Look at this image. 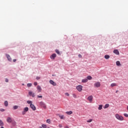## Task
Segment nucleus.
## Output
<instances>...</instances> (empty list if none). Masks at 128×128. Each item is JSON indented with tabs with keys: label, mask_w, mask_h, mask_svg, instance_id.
I'll use <instances>...</instances> for the list:
<instances>
[{
	"label": "nucleus",
	"mask_w": 128,
	"mask_h": 128,
	"mask_svg": "<svg viewBox=\"0 0 128 128\" xmlns=\"http://www.w3.org/2000/svg\"><path fill=\"white\" fill-rule=\"evenodd\" d=\"M116 118L119 120H124V117L122 116H120L118 114H116L115 116Z\"/></svg>",
	"instance_id": "nucleus-1"
},
{
	"label": "nucleus",
	"mask_w": 128,
	"mask_h": 128,
	"mask_svg": "<svg viewBox=\"0 0 128 128\" xmlns=\"http://www.w3.org/2000/svg\"><path fill=\"white\" fill-rule=\"evenodd\" d=\"M28 112V107H26L24 108V110L22 112V116H24L26 112Z\"/></svg>",
	"instance_id": "nucleus-2"
},
{
	"label": "nucleus",
	"mask_w": 128,
	"mask_h": 128,
	"mask_svg": "<svg viewBox=\"0 0 128 128\" xmlns=\"http://www.w3.org/2000/svg\"><path fill=\"white\" fill-rule=\"evenodd\" d=\"M40 106L42 108H46V104L42 102H40Z\"/></svg>",
	"instance_id": "nucleus-3"
},
{
	"label": "nucleus",
	"mask_w": 128,
	"mask_h": 128,
	"mask_svg": "<svg viewBox=\"0 0 128 128\" xmlns=\"http://www.w3.org/2000/svg\"><path fill=\"white\" fill-rule=\"evenodd\" d=\"M76 88L78 92H81L82 90V85H78L76 86Z\"/></svg>",
	"instance_id": "nucleus-4"
},
{
	"label": "nucleus",
	"mask_w": 128,
	"mask_h": 128,
	"mask_svg": "<svg viewBox=\"0 0 128 128\" xmlns=\"http://www.w3.org/2000/svg\"><path fill=\"white\" fill-rule=\"evenodd\" d=\"M28 94L30 96H32V98H34L36 96L34 93L32 92V91L28 92Z\"/></svg>",
	"instance_id": "nucleus-5"
},
{
	"label": "nucleus",
	"mask_w": 128,
	"mask_h": 128,
	"mask_svg": "<svg viewBox=\"0 0 128 128\" xmlns=\"http://www.w3.org/2000/svg\"><path fill=\"white\" fill-rule=\"evenodd\" d=\"M49 82L50 84H52V86H56V83L54 82V80H50L49 81Z\"/></svg>",
	"instance_id": "nucleus-6"
},
{
	"label": "nucleus",
	"mask_w": 128,
	"mask_h": 128,
	"mask_svg": "<svg viewBox=\"0 0 128 128\" xmlns=\"http://www.w3.org/2000/svg\"><path fill=\"white\" fill-rule=\"evenodd\" d=\"M56 58V54H52L50 56V58H51V60H54Z\"/></svg>",
	"instance_id": "nucleus-7"
},
{
	"label": "nucleus",
	"mask_w": 128,
	"mask_h": 128,
	"mask_svg": "<svg viewBox=\"0 0 128 128\" xmlns=\"http://www.w3.org/2000/svg\"><path fill=\"white\" fill-rule=\"evenodd\" d=\"M94 86H96V88H100V82H97L94 84Z\"/></svg>",
	"instance_id": "nucleus-8"
},
{
	"label": "nucleus",
	"mask_w": 128,
	"mask_h": 128,
	"mask_svg": "<svg viewBox=\"0 0 128 128\" xmlns=\"http://www.w3.org/2000/svg\"><path fill=\"white\" fill-rule=\"evenodd\" d=\"M30 108L32 110H36V106H34L32 104H30Z\"/></svg>",
	"instance_id": "nucleus-9"
},
{
	"label": "nucleus",
	"mask_w": 128,
	"mask_h": 128,
	"mask_svg": "<svg viewBox=\"0 0 128 128\" xmlns=\"http://www.w3.org/2000/svg\"><path fill=\"white\" fill-rule=\"evenodd\" d=\"M36 88L38 92H42V87L40 86H38Z\"/></svg>",
	"instance_id": "nucleus-10"
},
{
	"label": "nucleus",
	"mask_w": 128,
	"mask_h": 128,
	"mask_svg": "<svg viewBox=\"0 0 128 128\" xmlns=\"http://www.w3.org/2000/svg\"><path fill=\"white\" fill-rule=\"evenodd\" d=\"M6 56L9 62H12V58H10V56L9 54H6Z\"/></svg>",
	"instance_id": "nucleus-11"
},
{
	"label": "nucleus",
	"mask_w": 128,
	"mask_h": 128,
	"mask_svg": "<svg viewBox=\"0 0 128 128\" xmlns=\"http://www.w3.org/2000/svg\"><path fill=\"white\" fill-rule=\"evenodd\" d=\"M12 118H10V117H8L7 118V122L9 123L10 124L12 122Z\"/></svg>",
	"instance_id": "nucleus-12"
},
{
	"label": "nucleus",
	"mask_w": 128,
	"mask_h": 128,
	"mask_svg": "<svg viewBox=\"0 0 128 128\" xmlns=\"http://www.w3.org/2000/svg\"><path fill=\"white\" fill-rule=\"evenodd\" d=\"M113 52L115 54H118V55L120 54V52H118V50H114Z\"/></svg>",
	"instance_id": "nucleus-13"
},
{
	"label": "nucleus",
	"mask_w": 128,
	"mask_h": 128,
	"mask_svg": "<svg viewBox=\"0 0 128 128\" xmlns=\"http://www.w3.org/2000/svg\"><path fill=\"white\" fill-rule=\"evenodd\" d=\"M92 98H94L92 96H90L88 97V100H90V102H92Z\"/></svg>",
	"instance_id": "nucleus-14"
},
{
	"label": "nucleus",
	"mask_w": 128,
	"mask_h": 128,
	"mask_svg": "<svg viewBox=\"0 0 128 128\" xmlns=\"http://www.w3.org/2000/svg\"><path fill=\"white\" fill-rule=\"evenodd\" d=\"M116 65L117 66H122V64H120V61H117L116 62Z\"/></svg>",
	"instance_id": "nucleus-15"
},
{
	"label": "nucleus",
	"mask_w": 128,
	"mask_h": 128,
	"mask_svg": "<svg viewBox=\"0 0 128 128\" xmlns=\"http://www.w3.org/2000/svg\"><path fill=\"white\" fill-rule=\"evenodd\" d=\"M86 78H87V80H92V76H88L87 77H86Z\"/></svg>",
	"instance_id": "nucleus-16"
},
{
	"label": "nucleus",
	"mask_w": 128,
	"mask_h": 128,
	"mask_svg": "<svg viewBox=\"0 0 128 128\" xmlns=\"http://www.w3.org/2000/svg\"><path fill=\"white\" fill-rule=\"evenodd\" d=\"M55 52L56 54H58V56H60V50H58L56 49Z\"/></svg>",
	"instance_id": "nucleus-17"
},
{
	"label": "nucleus",
	"mask_w": 128,
	"mask_h": 128,
	"mask_svg": "<svg viewBox=\"0 0 128 128\" xmlns=\"http://www.w3.org/2000/svg\"><path fill=\"white\" fill-rule=\"evenodd\" d=\"M82 82L83 83L88 82V79L87 78L82 79Z\"/></svg>",
	"instance_id": "nucleus-18"
},
{
	"label": "nucleus",
	"mask_w": 128,
	"mask_h": 128,
	"mask_svg": "<svg viewBox=\"0 0 128 128\" xmlns=\"http://www.w3.org/2000/svg\"><path fill=\"white\" fill-rule=\"evenodd\" d=\"M4 126V122H2V120H0V126Z\"/></svg>",
	"instance_id": "nucleus-19"
},
{
	"label": "nucleus",
	"mask_w": 128,
	"mask_h": 128,
	"mask_svg": "<svg viewBox=\"0 0 128 128\" xmlns=\"http://www.w3.org/2000/svg\"><path fill=\"white\" fill-rule=\"evenodd\" d=\"M4 104L6 106H8V102L7 100L5 101L4 102Z\"/></svg>",
	"instance_id": "nucleus-20"
},
{
	"label": "nucleus",
	"mask_w": 128,
	"mask_h": 128,
	"mask_svg": "<svg viewBox=\"0 0 128 128\" xmlns=\"http://www.w3.org/2000/svg\"><path fill=\"white\" fill-rule=\"evenodd\" d=\"M110 86H112V88H114V86H116V83L112 84H110Z\"/></svg>",
	"instance_id": "nucleus-21"
},
{
	"label": "nucleus",
	"mask_w": 128,
	"mask_h": 128,
	"mask_svg": "<svg viewBox=\"0 0 128 128\" xmlns=\"http://www.w3.org/2000/svg\"><path fill=\"white\" fill-rule=\"evenodd\" d=\"M32 86V83H28L27 84V86L28 88H30V86Z\"/></svg>",
	"instance_id": "nucleus-22"
},
{
	"label": "nucleus",
	"mask_w": 128,
	"mask_h": 128,
	"mask_svg": "<svg viewBox=\"0 0 128 128\" xmlns=\"http://www.w3.org/2000/svg\"><path fill=\"white\" fill-rule=\"evenodd\" d=\"M26 102L28 104H32V102L30 100H28Z\"/></svg>",
	"instance_id": "nucleus-23"
},
{
	"label": "nucleus",
	"mask_w": 128,
	"mask_h": 128,
	"mask_svg": "<svg viewBox=\"0 0 128 128\" xmlns=\"http://www.w3.org/2000/svg\"><path fill=\"white\" fill-rule=\"evenodd\" d=\"M66 114H72V111L66 112Z\"/></svg>",
	"instance_id": "nucleus-24"
},
{
	"label": "nucleus",
	"mask_w": 128,
	"mask_h": 128,
	"mask_svg": "<svg viewBox=\"0 0 128 128\" xmlns=\"http://www.w3.org/2000/svg\"><path fill=\"white\" fill-rule=\"evenodd\" d=\"M59 118H60L61 120H64V115H59Z\"/></svg>",
	"instance_id": "nucleus-25"
},
{
	"label": "nucleus",
	"mask_w": 128,
	"mask_h": 128,
	"mask_svg": "<svg viewBox=\"0 0 128 128\" xmlns=\"http://www.w3.org/2000/svg\"><path fill=\"white\" fill-rule=\"evenodd\" d=\"M98 109L99 110H102V104L99 105V107H98Z\"/></svg>",
	"instance_id": "nucleus-26"
},
{
	"label": "nucleus",
	"mask_w": 128,
	"mask_h": 128,
	"mask_svg": "<svg viewBox=\"0 0 128 128\" xmlns=\"http://www.w3.org/2000/svg\"><path fill=\"white\" fill-rule=\"evenodd\" d=\"M104 58L106 60H108V58H110V56L108 55H105L104 56Z\"/></svg>",
	"instance_id": "nucleus-27"
},
{
	"label": "nucleus",
	"mask_w": 128,
	"mask_h": 128,
	"mask_svg": "<svg viewBox=\"0 0 128 128\" xmlns=\"http://www.w3.org/2000/svg\"><path fill=\"white\" fill-rule=\"evenodd\" d=\"M13 108L14 110H18V106H14V107H13Z\"/></svg>",
	"instance_id": "nucleus-28"
},
{
	"label": "nucleus",
	"mask_w": 128,
	"mask_h": 128,
	"mask_svg": "<svg viewBox=\"0 0 128 128\" xmlns=\"http://www.w3.org/2000/svg\"><path fill=\"white\" fill-rule=\"evenodd\" d=\"M110 106V104H106L104 107V108H108Z\"/></svg>",
	"instance_id": "nucleus-29"
},
{
	"label": "nucleus",
	"mask_w": 128,
	"mask_h": 128,
	"mask_svg": "<svg viewBox=\"0 0 128 128\" xmlns=\"http://www.w3.org/2000/svg\"><path fill=\"white\" fill-rule=\"evenodd\" d=\"M11 123L12 124V126H16V121H14V120L12 121V122Z\"/></svg>",
	"instance_id": "nucleus-30"
},
{
	"label": "nucleus",
	"mask_w": 128,
	"mask_h": 128,
	"mask_svg": "<svg viewBox=\"0 0 128 128\" xmlns=\"http://www.w3.org/2000/svg\"><path fill=\"white\" fill-rule=\"evenodd\" d=\"M92 122V119H90L87 120V122Z\"/></svg>",
	"instance_id": "nucleus-31"
},
{
	"label": "nucleus",
	"mask_w": 128,
	"mask_h": 128,
	"mask_svg": "<svg viewBox=\"0 0 128 128\" xmlns=\"http://www.w3.org/2000/svg\"><path fill=\"white\" fill-rule=\"evenodd\" d=\"M42 126L43 128H47L46 126V124H42Z\"/></svg>",
	"instance_id": "nucleus-32"
},
{
	"label": "nucleus",
	"mask_w": 128,
	"mask_h": 128,
	"mask_svg": "<svg viewBox=\"0 0 128 128\" xmlns=\"http://www.w3.org/2000/svg\"><path fill=\"white\" fill-rule=\"evenodd\" d=\"M37 98H42V96H37Z\"/></svg>",
	"instance_id": "nucleus-33"
},
{
	"label": "nucleus",
	"mask_w": 128,
	"mask_h": 128,
	"mask_svg": "<svg viewBox=\"0 0 128 128\" xmlns=\"http://www.w3.org/2000/svg\"><path fill=\"white\" fill-rule=\"evenodd\" d=\"M46 122H48V124H50V120L48 119L46 120Z\"/></svg>",
	"instance_id": "nucleus-34"
},
{
	"label": "nucleus",
	"mask_w": 128,
	"mask_h": 128,
	"mask_svg": "<svg viewBox=\"0 0 128 128\" xmlns=\"http://www.w3.org/2000/svg\"><path fill=\"white\" fill-rule=\"evenodd\" d=\"M78 56L80 58H82V56L80 54H78Z\"/></svg>",
	"instance_id": "nucleus-35"
},
{
	"label": "nucleus",
	"mask_w": 128,
	"mask_h": 128,
	"mask_svg": "<svg viewBox=\"0 0 128 128\" xmlns=\"http://www.w3.org/2000/svg\"><path fill=\"white\" fill-rule=\"evenodd\" d=\"M65 95H66L67 96H70V94L68 92L65 93Z\"/></svg>",
	"instance_id": "nucleus-36"
},
{
	"label": "nucleus",
	"mask_w": 128,
	"mask_h": 128,
	"mask_svg": "<svg viewBox=\"0 0 128 128\" xmlns=\"http://www.w3.org/2000/svg\"><path fill=\"white\" fill-rule=\"evenodd\" d=\"M72 96L74 98H76V94H72Z\"/></svg>",
	"instance_id": "nucleus-37"
},
{
	"label": "nucleus",
	"mask_w": 128,
	"mask_h": 128,
	"mask_svg": "<svg viewBox=\"0 0 128 128\" xmlns=\"http://www.w3.org/2000/svg\"><path fill=\"white\" fill-rule=\"evenodd\" d=\"M0 112H4V108H0Z\"/></svg>",
	"instance_id": "nucleus-38"
},
{
	"label": "nucleus",
	"mask_w": 128,
	"mask_h": 128,
	"mask_svg": "<svg viewBox=\"0 0 128 128\" xmlns=\"http://www.w3.org/2000/svg\"><path fill=\"white\" fill-rule=\"evenodd\" d=\"M124 116L126 118H128V114H124Z\"/></svg>",
	"instance_id": "nucleus-39"
},
{
	"label": "nucleus",
	"mask_w": 128,
	"mask_h": 128,
	"mask_svg": "<svg viewBox=\"0 0 128 128\" xmlns=\"http://www.w3.org/2000/svg\"><path fill=\"white\" fill-rule=\"evenodd\" d=\"M5 82H8V79L6 78L5 80Z\"/></svg>",
	"instance_id": "nucleus-40"
},
{
	"label": "nucleus",
	"mask_w": 128,
	"mask_h": 128,
	"mask_svg": "<svg viewBox=\"0 0 128 128\" xmlns=\"http://www.w3.org/2000/svg\"><path fill=\"white\" fill-rule=\"evenodd\" d=\"M34 86H38V82H34Z\"/></svg>",
	"instance_id": "nucleus-41"
},
{
	"label": "nucleus",
	"mask_w": 128,
	"mask_h": 128,
	"mask_svg": "<svg viewBox=\"0 0 128 128\" xmlns=\"http://www.w3.org/2000/svg\"><path fill=\"white\" fill-rule=\"evenodd\" d=\"M58 126H59V128H62V125L60 124Z\"/></svg>",
	"instance_id": "nucleus-42"
},
{
	"label": "nucleus",
	"mask_w": 128,
	"mask_h": 128,
	"mask_svg": "<svg viewBox=\"0 0 128 128\" xmlns=\"http://www.w3.org/2000/svg\"><path fill=\"white\" fill-rule=\"evenodd\" d=\"M40 77H38V76L36 77V80H40Z\"/></svg>",
	"instance_id": "nucleus-43"
},
{
	"label": "nucleus",
	"mask_w": 128,
	"mask_h": 128,
	"mask_svg": "<svg viewBox=\"0 0 128 128\" xmlns=\"http://www.w3.org/2000/svg\"><path fill=\"white\" fill-rule=\"evenodd\" d=\"M13 62H16V59H14Z\"/></svg>",
	"instance_id": "nucleus-44"
},
{
	"label": "nucleus",
	"mask_w": 128,
	"mask_h": 128,
	"mask_svg": "<svg viewBox=\"0 0 128 128\" xmlns=\"http://www.w3.org/2000/svg\"><path fill=\"white\" fill-rule=\"evenodd\" d=\"M65 128H70L69 127H68V126H66Z\"/></svg>",
	"instance_id": "nucleus-45"
},
{
	"label": "nucleus",
	"mask_w": 128,
	"mask_h": 128,
	"mask_svg": "<svg viewBox=\"0 0 128 128\" xmlns=\"http://www.w3.org/2000/svg\"><path fill=\"white\" fill-rule=\"evenodd\" d=\"M0 128H4V126H2Z\"/></svg>",
	"instance_id": "nucleus-46"
},
{
	"label": "nucleus",
	"mask_w": 128,
	"mask_h": 128,
	"mask_svg": "<svg viewBox=\"0 0 128 128\" xmlns=\"http://www.w3.org/2000/svg\"><path fill=\"white\" fill-rule=\"evenodd\" d=\"M118 90H117L116 91V93H118Z\"/></svg>",
	"instance_id": "nucleus-47"
},
{
	"label": "nucleus",
	"mask_w": 128,
	"mask_h": 128,
	"mask_svg": "<svg viewBox=\"0 0 128 128\" xmlns=\"http://www.w3.org/2000/svg\"><path fill=\"white\" fill-rule=\"evenodd\" d=\"M39 128H42V126H40V127H39Z\"/></svg>",
	"instance_id": "nucleus-48"
},
{
	"label": "nucleus",
	"mask_w": 128,
	"mask_h": 128,
	"mask_svg": "<svg viewBox=\"0 0 128 128\" xmlns=\"http://www.w3.org/2000/svg\"><path fill=\"white\" fill-rule=\"evenodd\" d=\"M127 110H128V106H127Z\"/></svg>",
	"instance_id": "nucleus-49"
},
{
	"label": "nucleus",
	"mask_w": 128,
	"mask_h": 128,
	"mask_svg": "<svg viewBox=\"0 0 128 128\" xmlns=\"http://www.w3.org/2000/svg\"><path fill=\"white\" fill-rule=\"evenodd\" d=\"M52 76H54V74H53V75H52Z\"/></svg>",
	"instance_id": "nucleus-50"
},
{
	"label": "nucleus",
	"mask_w": 128,
	"mask_h": 128,
	"mask_svg": "<svg viewBox=\"0 0 128 128\" xmlns=\"http://www.w3.org/2000/svg\"><path fill=\"white\" fill-rule=\"evenodd\" d=\"M48 128H50L49 127H48Z\"/></svg>",
	"instance_id": "nucleus-51"
}]
</instances>
